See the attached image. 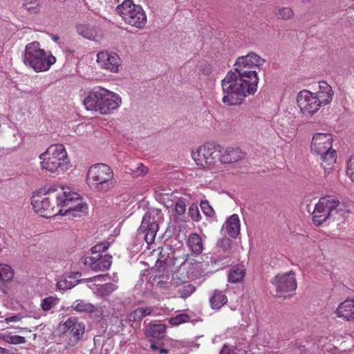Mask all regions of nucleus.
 <instances>
[{
    "mask_svg": "<svg viewBox=\"0 0 354 354\" xmlns=\"http://www.w3.org/2000/svg\"><path fill=\"white\" fill-rule=\"evenodd\" d=\"M110 279L111 276L109 274L90 276V283H92L90 287L97 286L98 283H104L108 281H110Z\"/></svg>",
    "mask_w": 354,
    "mask_h": 354,
    "instance_id": "f704fd0d",
    "label": "nucleus"
},
{
    "mask_svg": "<svg viewBox=\"0 0 354 354\" xmlns=\"http://www.w3.org/2000/svg\"><path fill=\"white\" fill-rule=\"evenodd\" d=\"M77 34L85 39H88V27L86 24H77L76 25Z\"/></svg>",
    "mask_w": 354,
    "mask_h": 354,
    "instance_id": "49530a36",
    "label": "nucleus"
},
{
    "mask_svg": "<svg viewBox=\"0 0 354 354\" xmlns=\"http://www.w3.org/2000/svg\"><path fill=\"white\" fill-rule=\"evenodd\" d=\"M132 172L136 176L144 175L147 172V168L141 162L137 163L133 167L131 168Z\"/></svg>",
    "mask_w": 354,
    "mask_h": 354,
    "instance_id": "a18cd8bd",
    "label": "nucleus"
},
{
    "mask_svg": "<svg viewBox=\"0 0 354 354\" xmlns=\"http://www.w3.org/2000/svg\"><path fill=\"white\" fill-rule=\"evenodd\" d=\"M139 310H140V314L142 318L147 315H150L153 311V308L151 307H140L138 308Z\"/></svg>",
    "mask_w": 354,
    "mask_h": 354,
    "instance_id": "864d4df0",
    "label": "nucleus"
},
{
    "mask_svg": "<svg viewBox=\"0 0 354 354\" xmlns=\"http://www.w3.org/2000/svg\"><path fill=\"white\" fill-rule=\"evenodd\" d=\"M209 300L211 308L218 310L227 302V297L222 291L215 290Z\"/></svg>",
    "mask_w": 354,
    "mask_h": 354,
    "instance_id": "bb28decb",
    "label": "nucleus"
},
{
    "mask_svg": "<svg viewBox=\"0 0 354 354\" xmlns=\"http://www.w3.org/2000/svg\"><path fill=\"white\" fill-rule=\"evenodd\" d=\"M343 210L339 207V201L332 196L322 197L316 204L313 212V221L316 225H322L327 219H339Z\"/></svg>",
    "mask_w": 354,
    "mask_h": 354,
    "instance_id": "0eeeda50",
    "label": "nucleus"
},
{
    "mask_svg": "<svg viewBox=\"0 0 354 354\" xmlns=\"http://www.w3.org/2000/svg\"><path fill=\"white\" fill-rule=\"evenodd\" d=\"M7 342L12 344H22L26 342V339L24 337L15 335L8 337Z\"/></svg>",
    "mask_w": 354,
    "mask_h": 354,
    "instance_id": "8fccbe9b",
    "label": "nucleus"
},
{
    "mask_svg": "<svg viewBox=\"0 0 354 354\" xmlns=\"http://www.w3.org/2000/svg\"><path fill=\"white\" fill-rule=\"evenodd\" d=\"M166 281L160 280L157 282V286H159L160 288H164L166 286Z\"/></svg>",
    "mask_w": 354,
    "mask_h": 354,
    "instance_id": "bf43d9fd",
    "label": "nucleus"
},
{
    "mask_svg": "<svg viewBox=\"0 0 354 354\" xmlns=\"http://www.w3.org/2000/svg\"><path fill=\"white\" fill-rule=\"evenodd\" d=\"M245 153L238 147H227L221 152L220 160L223 163H234L243 159Z\"/></svg>",
    "mask_w": 354,
    "mask_h": 354,
    "instance_id": "aec40b11",
    "label": "nucleus"
},
{
    "mask_svg": "<svg viewBox=\"0 0 354 354\" xmlns=\"http://www.w3.org/2000/svg\"><path fill=\"white\" fill-rule=\"evenodd\" d=\"M272 283L275 288V295L279 297L292 295L297 287L295 274L292 271L277 274L272 279Z\"/></svg>",
    "mask_w": 354,
    "mask_h": 354,
    "instance_id": "f8f14e48",
    "label": "nucleus"
},
{
    "mask_svg": "<svg viewBox=\"0 0 354 354\" xmlns=\"http://www.w3.org/2000/svg\"><path fill=\"white\" fill-rule=\"evenodd\" d=\"M24 330H26V331H30V330H28V328H24Z\"/></svg>",
    "mask_w": 354,
    "mask_h": 354,
    "instance_id": "774afa93",
    "label": "nucleus"
},
{
    "mask_svg": "<svg viewBox=\"0 0 354 354\" xmlns=\"http://www.w3.org/2000/svg\"><path fill=\"white\" fill-rule=\"evenodd\" d=\"M71 307L76 311L80 313L87 312L88 310V305L82 300L75 301Z\"/></svg>",
    "mask_w": 354,
    "mask_h": 354,
    "instance_id": "c03bdc74",
    "label": "nucleus"
},
{
    "mask_svg": "<svg viewBox=\"0 0 354 354\" xmlns=\"http://www.w3.org/2000/svg\"><path fill=\"white\" fill-rule=\"evenodd\" d=\"M83 127H84V124H79L77 126V130H79L80 129L83 128Z\"/></svg>",
    "mask_w": 354,
    "mask_h": 354,
    "instance_id": "0e129e2a",
    "label": "nucleus"
},
{
    "mask_svg": "<svg viewBox=\"0 0 354 354\" xmlns=\"http://www.w3.org/2000/svg\"><path fill=\"white\" fill-rule=\"evenodd\" d=\"M98 66L111 73H117L121 68V59L114 52L101 51L97 54L96 59Z\"/></svg>",
    "mask_w": 354,
    "mask_h": 354,
    "instance_id": "4468645a",
    "label": "nucleus"
},
{
    "mask_svg": "<svg viewBox=\"0 0 354 354\" xmlns=\"http://www.w3.org/2000/svg\"><path fill=\"white\" fill-rule=\"evenodd\" d=\"M190 319V317L187 314H178L175 317L170 318L169 324L172 326H178L181 324H184L188 322Z\"/></svg>",
    "mask_w": 354,
    "mask_h": 354,
    "instance_id": "4c0bfd02",
    "label": "nucleus"
},
{
    "mask_svg": "<svg viewBox=\"0 0 354 354\" xmlns=\"http://www.w3.org/2000/svg\"><path fill=\"white\" fill-rule=\"evenodd\" d=\"M95 306L90 304V317H91L94 322H100L103 317V311L102 309L95 310Z\"/></svg>",
    "mask_w": 354,
    "mask_h": 354,
    "instance_id": "a19ab883",
    "label": "nucleus"
},
{
    "mask_svg": "<svg viewBox=\"0 0 354 354\" xmlns=\"http://www.w3.org/2000/svg\"><path fill=\"white\" fill-rule=\"evenodd\" d=\"M0 290L3 293L6 294V290L3 288H0Z\"/></svg>",
    "mask_w": 354,
    "mask_h": 354,
    "instance_id": "69168bd1",
    "label": "nucleus"
},
{
    "mask_svg": "<svg viewBox=\"0 0 354 354\" xmlns=\"http://www.w3.org/2000/svg\"><path fill=\"white\" fill-rule=\"evenodd\" d=\"M110 245H111V241H109V240L100 241V243L93 245L90 249V251L91 252L92 254L101 253V252H105L106 250H108Z\"/></svg>",
    "mask_w": 354,
    "mask_h": 354,
    "instance_id": "e433bc0d",
    "label": "nucleus"
},
{
    "mask_svg": "<svg viewBox=\"0 0 354 354\" xmlns=\"http://www.w3.org/2000/svg\"><path fill=\"white\" fill-rule=\"evenodd\" d=\"M66 51H67V52H68V53H73V50H71V49H67V50H66Z\"/></svg>",
    "mask_w": 354,
    "mask_h": 354,
    "instance_id": "338daca9",
    "label": "nucleus"
},
{
    "mask_svg": "<svg viewBox=\"0 0 354 354\" xmlns=\"http://www.w3.org/2000/svg\"><path fill=\"white\" fill-rule=\"evenodd\" d=\"M245 276V268L242 265L233 266L228 273V281L231 283H239L241 281Z\"/></svg>",
    "mask_w": 354,
    "mask_h": 354,
    "instance_id": "c85d7f7f",
    "label": "nucleus"
},
{
    "mask_svg": "<svg viewBox=\"0 0 354 354\" xmlns=\"http://www.w3.org/2000/svg\"><path fill=\"white\" fill-rule=\"evenodd\" d=\"M82 263L86 266L87 264V258L84 256L82 257Z\"/></svg>",
    "mask_w": 354,
    "mask_h": 354,
    "instance_id": "e2e57ef3",
    "label": "nucleus"
},
{
    "mask_svg": "<svg viewBox=\"0 0 354 354\" xmlns=\"http://www.w3.org/2000/svg\"><path fill=\"white\" fill-rule=\"evenodd\" d=\"M90 174L96 182V188L99 191H107L111 187L110 181L113 177L111 169L104 164H95L90 166Z\"/></svg>",
    "mask_w": 354,
    "mask_h": 354,
    "instance_id": "ddd939ff",
    "label": "nucleus"
},
{
    "mask_svg": "<svg viewBox=\"0 0 354 354\" xmlns=\"http://www.w3.org/2000/svg\"><path fill=\"white\" fill-rule=\"evenodd\" d=\"M59 301L57 297L50 296L43 299L41 301V308L44 311H48L56 306Z\"/></svg>",
    "mask_w": 354,
    "mask_h": 354,
    "instance_id": "7c9ffc66",
    "label": "nucleus"
},
{
    "mask_svg": "<svg viewBox=\"0 0 354 354\" xmlns=\"http://www.w3.org/2000/svg\"><path fill=\"white\" fill-rule=\"evenodd\" d=\"M162 220L163 214L158 209H149L144 214L138 232L139 236H143L148 245L153 243L159 230V224Z\"/></svg>",
    "mask_w": 354,
    "mask_h": 354,
    "instance_id": "1a4fd4ad",
    "label": "nucleus"
},
{
    "mask_svg": "<svg viewBox=\"0 0 354 354\" xmlns=\"http://www.w3.org/2000/svg\"><path fill=\"white\" fill-rule=\"evenodd\" d=\"M112 257L109 254H97L96 257H90V268L95 271H104L109 269L112 262Z\"/></svg>",
    "mask_w": 354,
    "mask_h": 354,
    "instance_id": "a211bd4d",
    "label": "nucleus"
},
{
    "mask_svg": "<svg viewBox=\"0 0 354 354\" xmlns=\"http://www.w3.org/2000/svg\"><path fill=\"white\" fill-rule=\"evenodd\" d=\"M41 0H24L22 7L30 14H37L41 10Z\"/></svg>",
    "mask_w": 354,
    "mask_h": 354,
    "instance_id": "c756f323",
    "label": "nucleus"
},
{
    "mask_svg": "<svg viewBox=\"0 0 354 354\" xmlns=\"http://www.w3.org/2000/svg\"><path fill=\"white\" fill-rule=\"evenodd\" d=\"M188 213L192 219L194 221H199L201 218L199 209L196 204H192L188 209Z\"/></svg>",
    "mask_w": 354,
    "mask_h": 354,
    "instance_id": "79ce46f5",
    "label": "nucleus"
},
{
    "mask_svg": "<svg viewBox=\"0 0 354 354\" xmlns=\"http://www.w3.org/2000/svg\"><path fill=\"white\" fill-rule=\"evenodd\" d=\"M50 38H51V39H52L53 41H55V42H56V43H59V37L58 36L55 35H50Z\"/></svg>",
    "mask_w": 354,
    "mask_h": 354,
    "instance_id": "052dcab7",
    "label": "nucleus"
},
{
    "mask_svg": "<svg viewBox=\"0 0 354 354\" xmlns=\"http://www.w3.org/2000/svg\"><path fill=\"white\" fill-rule=\"evenodd\" d=\"M122 104V97L116 93L102 86H95L90 90V110L102 115H110Z\"/></svg>",
    "mask_w": 354,
    "mask_h": 354,
    "instance_id": "20e7f679",
    "label": "nucleus"
},
{
    "mask_svg": "<svg viewBox=\"0 0 354 354\" xmlns=\"http://www.w3.org/2000/svg\"><path fill=\"white\" fill-rule=\"evenodd\" d=\"M178 192L177 194H172L171 201L169 203L166 204L167 208L175 207L176 212L181 215L185 213L187 207V199L180 196Z\"/></svg>",
    "mask_w": 354,
    "mask_h": 354,
    "instance_id": "a878e982",
    "label": "nucleus"
},
{
    "mask_svg": "<svg viewBox=\"0 0 354 354\" xmlns=\"http://www.w3.org/2000/svg\"><path fill=\"white\" fill-rule=\"evenodd\" d=\"M333 137L330 133H315L312 139L311 151L319 156L325 176L329 175L336 162V151L333 149Z\"/></svg>",
    "mask_w": 354,
    "mask_h": 354,
    "instance_id": "39448f33",
    "label": "nucleus"
},
{
    "mask_svg": "<svg viewBox=\"0 0 354 354\" xmlns=\"http://www.w3.org/2000/svg\"><path fill=\"white\" fill-rule=\"evenodd\" d=\"M59 329L64 333L69 332L74 339H79L84 333L85 326L84 324L78 322L75 317H71L60 324Z\"/></svg>",
    "mask_w": 354,
    "mask_h": 354,
    "instance_id": "2eb2a0df",
    "label": "nucleus"
},
{
    "mask_svg": "<svg viewBox=\"0 0 354 354\" xmlns=\"http://www.w3.org/2000/svg\"><path fill=\"white\" fill-rule=\"evenodd\" d=\"M206 236L197 233H191L188 237L187 244L191 251L196 254L202 253Z\"/></svg>",
    "mask_w": 354,
    "mask_h": 354,
    "instance_id": "393cba45",
    "label": "nucleus"
},
{
    "mask_svg": "<svg viewBox=\"0 0 354 354\" xmlns=\"http://www.w3.org/2000/svg\"><path fill=\"white\" fill-rule=\"evenodd\" d=\"M220 354H235L234 352L227 345H224Z\"/></svg>",
    "mask_w": 354,
    "mask_h": 354,
    "instance_id": "6e6d98bb",
    "label": "nucleus"
},
{
    "mask_svg": "<svg viewBox=\"0 0 354 354\" xmlns=\"http://www.w3.org/2000/svg\"><path fill=\"white\" fill-rule=\"evenodd\" d=\"M244 66L245 67L241 66V70L240 67L234 66L232 73L235 74L237 77L244 80V81L248 82L249 84L257 88L259 77L257 76V72L256 71L257 68L253 66Z\"/></svg>",
    "mask_w": 354,
    "mask_h": 354,
    "instance_id": "dca6fc26",
    "label": "nucleus"
},
{
    "mask_svg": "<svg viewBox=\"0 0 354 354\" xmlns=\"http://www.w3.org/2000/svg\"><path fill=\"white\" fill-rule=\"evenodd\" d=\"M220 148L214 142H207L193 151L192 157L198 166L205 169L215 165L220 159Z\"/></svg>",
    "mask_w": 354,
    "mask_h": 354,
    "instance_id": "9d476101",
    "label": "nucleus"
},
{
    "mask_svg": "<svg viewBox=\"0 0 354 354\" xmlns=\"http://www.w3.org/2000/svg\"><path fill=\"white\" fill-rule=\"evenodd\" d=\"M336 313L339 317H342L348 321L353 320L354 300L347 299L341 303L336 310Z\"/></svg>",
    "mask_w": 354,
    "mask_h": 354,
    "instance_id": "4be33fe9",
    "label": "nucleus"
},
{
    "mask_svg": "<svg viewBox=\"0 0 354 354\" xmlns=\"http://www.w3.org/2000/svg\"><path fill=\"white\" fill-rule=\"evenodd\" d=\"M39 158L41 169L50 173L59 174L71 166L66 150L62 144L50 145L39 156Z\"/></svg>",
    "mask_w": 354,
    "mask_h": 354,
    "instance_id": "423d86ee",
    "label": "nucleus"
},
{
    "mask_svg": "<svg viewBox=\"0 0 354 354\" xmlns=\"http://www.w3.org/2000/svg\"><path fill=\"white\" fill-rule=\"evenodd\" d=\"M81 276L82 273L80 272H73L67 276H64L57 282V288L64 291L71 289L81 281L79 279Z\"/></svg>",
    "mask_w": 354,
    "mask_h": 354,
    "instance_id": "412c9836",
    "label": "nucleus"
},
{
    "mask_svg": "<svg viewBox=\"0 0 354 354\" xmlns=\"http://www.w3.org/2000/svg\"><path fill=\"white\" fill-rule=\"evenodd\" d=\"M21 319V317L19 315H13V316L6 318L5 321L6 323L17 322L20 321Z\"/></svg>",
    "mask_w": 354,
    "mask_h": 354,
    "instance_id": "5fc2aeb1",
    "label": "nucleus"
},
{
    "mask_svg": "<svg viewBox=\"0 0 354 354\" xmlns=\"http://www.w3.org/2000/svg\"><path fill=\"white\" fill-rule=\"evenodd\" d=\"M117 281L110 282L108 281L102 284H97V286L90 287L93 293L100 297L109 296L118 289Z\"/></svg>",
    "mask_w": 354,
    "mask_h": 354,
    "instance_id": "b1692460",
    "label": "nucleus"
},
{
    "mask_svg": "<svg viewBox=\"0 0 354 354\" xmlns=\"http://www.w3.org/2000/svg\"><path fill=\"white\" fill-rule=\"evenodd\" d=\"M196 290V287L192 284H187L182 286L178 292L180 294V297L183 299H186L189 297L192 294H193Z\"/></svg>",
    "mask_w": 354,
    "mask_h": 354,
    "instance_id": "58836bf2",
    "label": "nucleus"
},
{
    "mask_svg": "<svg viewBox=\"0 0 354 354\" xmlns=\"http://www.w3.org/2000/svg\"><path fill=\"white\" fill-rule=\"evenodd\" d=\"M14 276V273L10 266L6 264L0 263V279L3 281H10Z\"/></svg>",
    "mask_w": 354,
    "mask_h": 354,
    "instance_id": "72a5a7b5",
    "label": "nucleus"
},
{
    "mask_svg": "<svg viewBox=\"0 0 354 354\" xmlns=\"http://www.w3.org/2000/svg\"><path fill=\"white\" fill-rule=\"evenodd\" d=\"M169 259H171V263L175 267L182 266L187 261L185 255L178 254V252H173L172 256Z\"/></svg>",
    "mask_w": 354,
    "mask_h": 354,
    "instance_id": "ea45409f",
    "label": "nucleus"
},
{
    "mask_svg": "<svg viewBox=\"0 0 354 354\" xmlns=\"http://www.w3.org/2000/svg\"><path fill=\"white\" fill-rule=\"evenodd\" d=\"M264 63V59L261 58L255 53L250 52L246 55L239 57L236 59L234 66L240 67V69L241 70L242 68H241V66L245 67L244 66H246L259 68L262 66Z\"/></svg>",
    "mask_w": 354,
    "mask_h": 354,
    "instance_id": "f3484780",
    "label": "nucleus"
},
{
    "mask_svg": "<svg viewBox=\"0 0 354 354\" xmlns=\"http://www.w3.org/2000/svg\"><path fill=\"white\" fill-rule=\"evenodd\" d=\"M48 196L35 198L32 200V205L35 212L41 216L50 218L57 214L64 215L71 211L86 212V203H77L80 194L73 192L69 188L61 187L58 191L55 187H50L46 191Z\"/></svg>",
    "mask_w": 354,
    "mask_h": 354,
    "instance_id": "f257e3e1",
    "label": "nucleus"
},
{
    "mask_svg": "<svg viewBox=\"0 0 354 354\" xmlns=\"http://www.w3.org/2000/svg\"><path fill=\"white\" fill-rule=\"evenodd\" d=\"M166 326L163 324L149 325L146 330V335L156 339H161L165 336Z\"/></svg>",
    "mask_w": 354,
    "mask_h": 354,
    "instance_id": "cd10ccee",
    "label": "nucleus"
},
{
    "mask_svg": "<svg viewBox=\"0 0 354 354\" xmlns=\"http://www.w3.org/2000/svg\"><path fill=\"white\" fill-rule=\"evenodd\" d=\"M231 244L232 241L227 237L220 239L217 241V247L223 250L224 259L230 257Z\"/></svg>",
    "mask_w": 354,
    "mask_h": 354,
    "instance_id": "473e14b6",
    "label": "nucleus"
},
{
    "mask_svg": "<svg viewBox=\"0 0 354 354\" xmlns=\"http://www.w3.org/2000/svg\"><path fill=\"white\" fill-rule=\"evenodd\" d=\"M221 86L223 94L222 102L227 106L242 104L248 95L254 94L257 90L244 80L237 77L232 71L227 72L221 81Z\"/></svg>",
    "mask_w": 354,
    "mask_h": 354,
    "instance_id": "f03ea898",
    "label": "nucleus"
},
{
    "mask_svg": "<svg viewBox=\"0 0 354 354\" xmlns=\"http://www.w3.org/2000/svg\"><path fill=\"white\" fill-rule=\"evenodd\" d=\"M347 174L351 181L354 183V153L351 156L348 161Z\"/></svg>",
    "mask_w": 354,
    "mask_h": 354,
    "instance_id": "de8ad7c7",
    "label": "nucleus"
},
{
    "mask_svg": "<svg viewBox=\"0 0 354 354\" xmlns=\"http://www.w3.org/2000/svg\"><path fill=\"white\" fill-rule=\"evenodd\" d=\"M159 352L160 354H166L168 353V351L167 349H165V348H159Z\"/></svg>",
    "mask_w": 354,
    "mask_h": 354,
    "instance_id": "680f3d73",
    "label": "nucleus"
},
{
    "mask_svg": "<svg viewBox=\"0 0 354 354\" xmlns=\"http://www.w3.org/2000/svg\"><path fill=\"white\" fill-rule=\"evenodd\" d=\"M320 101V106L330 104L333 100L334 92L332 87L324 81L319 83V90L315 93Z\"/></svg>",
    "mask_w": 354,
    "mask_h": 354,
    "instance_id": "6ab92c4d",
    "label": "nucleus"
},
{
    "mask_svg": "<svg viewBox=\"0 0 354 354\" xmlns=\"http://www.w3.org/2000/svg\"><path fill=\"white\" fill-rule=\"evenodd\" d=\"M127 24L138 29L145 28L147 15L142 7L136 5L132 0H124L115 9Z\"/></svg>",
    "mask_w": 354,
    "mask_h": 354,
    "instance_id": "6e6552de",
    "label": "nucleus"
},
{
    "mask_svg": "<svg viewBox=\"0 0 354 354\" xmlns=\"http://www.w3.org/2000/svg\"><path fill=\"white\" fill-rule=\"evenodd\" d=\"M226 230L228 235L233 239L236 238L240 234L241 223L237 214H232L225 221L223 227Z\"/></svg>",
    "mask_w": 354,
    "mask_h": 354,
    "instance_id": "5701e85b",
    "label": "nucleus"
},
{
    "mask_svg": "<svg viewBox=\"0 0 354 354\" xmlns=\"http://www.w3.org/2000/svg\"><path fill=\"white\" fill-rule=\"evenodd\" d=\"M140 310H139L138 308L133 310L129 315V320L132 322H137L141 320L142 319V317L141 315H140Z\"/></svg>",
    "mask_w": 354,
    "mask_h": 354,
    "instance_id": "603ef678",
    "label": "nucleus"
},
{
    "mask_svg": "<svg viewBox=\"0 0 354 354\" xmlns=\"http://www.w3.org/2000/svg\"><path fill=\"white\" fill-rule=\"evenodd\" d=\"M297 104L301 113L306 117H310L316 113L319 109L320 101L313 92L304 89L297 95Z\"/></svg>",
    "mask_w": 354,
    "mask_h": 354,
    "instance_id": "9b49d317",
    "label": "nucleus"
},
{
    "mask_svg": "<svg viewBox=\"0 0 354 354\" xmlns=\"http://www.w3.org/2000/svg\"><path fill=\"white\" fill-rule=\"evenodd\" d=\"M83 104L85 106V109L88 110V96L84 99Z\"/></svg>",
    "mask_w": 354,
    "mask_h": 354,
    "instance_id": "13d9d810",
    "label": "nucleus"
},
{
    "mask_svg": "<svg viewBox=\"0 0 354 354\" xmlns=\"http://www.w3.org/2000/svg\"><path fill=\"white\" fill-rule=\"evenodd\" d=\"M157 192L159 195L162 196V199L165 205L170 203L172 194H177L178 193V192H171L170 189L162 187H158Z\"/></svg>",
    "mask_w": 354,
    "mask_h": 354,
    "instance_id": "c9c22d12",
    "label": "nucleus"
},
{
    "mask_svg": "<svg viewBox=\"0 0 354 354\" xmlns=\"http://www.w3.org/2000/svg\"><path fill=\"white\" fill-rule=\"evenodd\" d=\"M24 65L36 73L45 72L56 62V58L50 51L41 48L38 41L28 44L22 55Z\"/></svg>",
    "mask_w": 354,
    "mask_h": 354,
    "instance_id": "7ed1b4c3",
    "label": "nucleus"
},
{
    "mask_svg": "<svg viewBox=\"0 0 354 354\" xmlns=\"http://www.w3.org/2000/svg\"><path fill=\"white\" fill-rule=\"evenodd\" d=\"M274 15L279 19L288 20L293 17L294 12L290 7H281L274 10Z\"/></svg>",
    "mask_w": 354,
    "mask_h": 354,
    "instance_id": "2f4dec72",
    "label": "nucleus"
},
{
    "mask_svg": "<svg viewBox=\"0 0 354 354\" xmlns=\"http://www.w3.org/2000/svg\"><path fill=\"white\" fill-rule=\"evenodd\" d=\"M107 228L106 225H102L97 228V230L93 232L92 234V238L95 240L101 239L104 233L106 232Z\"/></svg>",
    "mask_w": 354,
    "mask_h": 354,
    "instance_id": "09e8293b",
    "label": "nucleus"
},
{
    "mask_svg": "<svg viewBox=\"0 0 354 354\" xmlns=\"http://www.w3.org/2000/svg\"><path fill=\"white\" fill-rule=\"evenodd\" d=\"M212 71V66L209 64H204L201 66L200 72L205 75H210Z\"/></svg>",
    "mask_w": 354,
    "mask_h": 354,
    "instance_id": "3c124183",
    "label": "nucleus"
},
{
    "mask_svg": "<svg viewBox=\"0 0 354 354\" xmlns=\"http://www.w3.org/2000/svg\"><path fill=\"white\" fill-rule=\"evenodd\" d=\"M150 348H151L152 351H158L159 350V347L156 344L154 341H152V340L150 341Z\"/></svg>",
    "mask_w": 354,
    "mask_h": 354,
    "instance_id": "4d7b16f0",
    "label": "nucleus"
},
{
    "mask_svg": "<svg viewBox=\"0 0 354 354\" xmlns=\"http://www.w3.org/2000/svg\"><path fill=\"white\" fill-rule=\"evenodd\" d=\"M201 208L203 212L207 216L212 217L214 215V211L209 202L206 200L201 202Z\"/></svg>",
    "mask_w": 354,
    "mask_h": 354,
    "instance_id": "37998d69",
    "label": "nucleus"
}]
</instances>
